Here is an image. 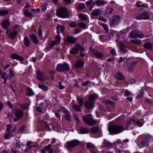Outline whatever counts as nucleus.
Returning <instances> with one entry per match:
<instances>
[{
    "label": "nucleus",
    "instance_id": "69168bd1",
    "mask_svg": "<svg viewBox=\"0 0 153 153\" xmlns=\"http://www.w3.org/2000/svg\"><path fill=\"white\" fill-rule=\"evenodd\" d=\"M74 118L75 120L77 122V123H79V119L77 117L76 115L75 114H74Z\"/></svg>",
    "mask_w": 153,
    "mask_h": 153
},
{
    "label": "nucleus",
    "instance_id": "2eb2a0df",
    "mask_svg": "<svg viewBox=\"0 0 153 153\" xmlns=\"http://www.w3.org/2000/svg\"><path fill=\"white\" fill-rule=\"evenodd\" d=\"M103 145L105 147L111 149L114 146V143H110L108 141L104 139L103 140Z\"/></svg>",
    "mask_w": 153,
    "mask_h": 153
},
{
    "label": "nucleus",
    "instance_id": "a19ab883",
    "mask_svg": "<svg viewBox=\"0 0 153 153\" xmlns=\"http://www.w3.org/2000/svg\"><path fill=\"white\" fill-rule=\"evenodd\" d=\"M8 13V11L6 10H0V16H3L6 15Z\"/></svg>",
    "mask_w": 153,
    "mask_h": 153
},
{
    "label": "nucleus",
    "instance_id": "412c9836",
    "mask_svg": "<svg viewBox=\"0 0 153 153\" xmlns=\"http://www.w3.org/2000/svg\"><path fill=\"white\" fill-rule=\"evenodd\" d=\"M94 4L97 6H99L102 5H104L107 2L104 1L102 0H96L94 1Z\"/></svg>",
    "mask_w": 153,
    "mask_h": 153
},
{
    "label": "nucleus",
    "instance_id": "e433bc0d",
    "mask_svg": "<svg viewBox=\"0 0 153 153\" xmlns=\"http://www.w3.org/2000/svg\"><path fill=\"white\" fill-rule=\"evenodd\" d=\"M85 7V4L84 3H82L78 5V7H77L76 9L78 10L79 11L83 9Z\"/></svg>",
    "mask_w": 153,
    "mask_h": 153
},
{
    "label": "nucleus",
    "instance_id": "f3484780",
    "mask_svg": "<svg viewBox=\"0 0 153 153\" xmlns=\"http://www.w3.org/2000/svg\"><path fill=\"white\" fill-rule=\"evenodd\" d=\"M47 80L45 75L39 71V81L44 82Z\"/></svg>",
    "mask_w": 153,
    "mask_h": 153
},
{
    "label": "nucleus",
    "instance_id": "f8f14e48",
    "mask_svg": "<svg viewBox=\"0 0 153 153\" xmlns=\"http://www.w3.org/2000/svg\"><path fill=\"white\" fill-rule=\"evenodd\" d=\"M137 64V62L136 61H133L131 62L128 67V71L130 72L133 71Z\"/></svg>",
    "mask_w": 153,
    "mask_h": 153
},
{
    "label": "nucleus",
    "instance_id": "5701e85b",
    "mask_svg": "<svg viewBox=\"0 0 153 153\" xmlns=\"http://www.w3.org/2000/svg\"><path fill=\"white\" fill-rule=\"evenodd\" d=\"M13 136V134H11L10 132L8 131H6L3 136L4 139L5 140L8 139Z\"/></svg>",
    "mask_w": 153,
    "mask_h": 153
},
{
    "label": "nucleus",
    "instance_id": "864d4df0",
    "mask_svg": "<svg viewBox=\"0 0 153 153\" xmlns=\"http://www.w3.org/2000/svg\"><path fill=\"white\" fill-rule=\"evenodd\" d=\"M65 118L66 120L68 121H71V120L70 112L66 114L65 115Z\"/></svg>",
    "mask_w": 153,
    "mask_h": 153
},
{
    "label": "nucleus",
    "instance_id": "a211bd4d",
    "mask_svg": "<svg viewBox=\"0 0 153 153\" xmlns=\"http://www.w3.org/2000/svg\"><path fill=\"white\" fill-rule=\"evenodd\" d=\"M98 97V95L96 93L91 94L89 96V100L93 102Z\"/></svg>",
    "mask_w": 153,
    "mask_h": 153
},
{
    "label": "nucleus",
    "instance_id": "49530a36",
    "mask_svg": "<svg viewBox=\"0 0 153 153\" xmlns=\"http://www.w3.org/2000/svg\"><path fill=\"white\" fill-rule=\"evenodd\" d=\"M113 11V9L112 7H108L106 9L105 12L107 14H111Z\"/></svg>",
    "mask_w": 153,
    "mask_h": 153
},
{
    "label": "nucleus",
    "instance_id": "a18cd8bd",
    "mask_svg": "<svg viewBox=\"0 0 153 153\" xmlns=\"http://www.w3.org/2000/svg\"><path fill=\"white\" fill-rule=\"evenodd\" d=\"M73 108L76 111L78 112L81 111L80 108L79 106L77 104L74 105L73 106Z\"/></svg>",
    "mask_w": 153,
    "mask_h": 153
},
{
    "label": "nucleus",
    "instance_id": "0eeeda50",
    "mask_svg": "<svg viewBox=\"0 0 153 153\" xmlns=\"http://www.w3.org/2000/svg\"><path fill=\"white\" fill-rule=\"evenodd\" d=\"M149 15L146 12L141 13L137 14L135 19L137 20H148L149 19Z\"/></svg>",
    "mask_w": 153,
    "mask_h": 153
},
{
    "label": "nucleus",
    "instance_id": "6e6552de",
    "mask_svg": "<svg viewBox=\"0 0 153 153\" xmlns=\"http://www.w3.org/2000/svg\"><path fill=\"white\" fill-rule=\"evenodd\" d=\"M10 57L12 59H16L19 61L21 64L24 63L22 62L24 60V58L23 57L18 55L16 53L11 54Z\"/></svg>",
    "mask_w": 153,
    "mask_h": 153
},
{
    "label": "nucleus",
    "instance_id": "338daca9",
    "mask_svg": "<svg viewBox=\"0 0 153 153\" xmlns=\"http://www.w3.org/2000/svg\"><path fill=\"white\" fill-rule=\"evenodd\" d=\"M31 147H27L25 149V152H30L32 150Z\"/></svg>",
    "mask_w": 153,
    "mask_h": 153
},
{
    "label": "nucleus",
    "instance_id": "e2e57ef3",
    "mask_svg": "<svg viewBox=\"0 0 153 153\" xmlns=\"http://www.w3.org/2000/svg\"><path fill=\"white\" fill-rule=\"evenodd\" d=\"M98 19L100 21L105 22H107V19L102 17H100Z\"/></svg>",
    "mask_w": 153,
    "mask_h": 153
},
{
    "label": "nucleus",
    "instance_id": "cd10ccee",
    "mask_svg": "<svg viewBox=\"0 0 153 153\" xmlns=\"http://www.w3.org/2000/svg\"><path fill=\"white\" fill-rule=\"evenodd\" d=\"M57 33L59 34L60 32L62 33L64 29V27L63 26L60 25H58L57 27Z\"/></svg>",
    "mask_w": 153,
    "mask_h": 153
},
{
    "label": "nucleus",
    "instance_id": "39448f33",
    "mask_svg": "<svg viewBox=\"0 0 153 153\" xmlns=\"http://www.w3.org/2000/svg\"><path fill=\"white\" fill-rule=\"evenodd\" d=\"M83 119L85 122L90 126L94 125L97 123V121L93 119L92 116L90 114H88L87 117H84Z\"/></svg>",
    "mask_w": 153,
    "mask_h": 153
},
{
    "label": "nucleus",
    "instance_id": "7ed1b4c3",
    "mask_svg": "<svg viewBox=\"0 0 153 153\" xmlns=\"http://www.w3.org/2000/svg\"><path fill=\"white\" fill-rule=\"evenodd\" d=\"M68 11L65 7H62L57 11L56 14L58 16L62 18H67Z\"/></svg>",
    "mask_w": 153,
    "mask_h": 153
},
{
    "label": "nucleus",
    "instance_id": "3c124183",
    "mask_svg": "<svg viewBox=\"0 0 153 153\" xmlns=\"http://www.w3.org/2000/svg\"><path fill=\"white\" fill-rule=\"evenodd\" d=\"M33 144V142L31 141H28L26 143V145L28 146L31 147H35L36 146H33V145H32Z\"/></svg>",
    "mask_w": 153,
    "mask_h": 153
},
{
    "label": "nucleus",
    "instance_id": "bb28decb",
    "mask_svg": "<svg viewBox=\"0 0 153 153\" xmlns=\"http://www.w3.org/2000/svg\"><path fill=\"white\" fill-rule=\"evenodd\" d=\"M143 47L145 48L150 50L152 48L153 45L150 43L147 42L144 45Z\"/></svg>",
    "mask_w": 153,
    "mask_h": 153
},
{
    "label": "nucleus",
    "instance_id": "6e6d98bb",
    "mask_svg": "<svg viewBox=\"0 0 153 153\" xmlns=\"http://www.w3.org/2000/svg\"><path fill=\"white\" fill-rule=\"evenodd\" d=\"M12 126L10 124H9L6 126V131L10 132L11 128H12Z\"/></svg>",
    "mask_w": 153,
    "mask_h": 153
},
{
    "label": "nucleus",
    "instance_id": "5fc2aeb1",
    "mask_svg": "<svg viewBox=\"0 0 153 153\" xmlns=\"http://www.w3.org/2000/svg\"><path fill=\"white\" fill-rule=\"evenodd\" d=\"M47 8V5L46 4H44L42 5L41 6V10L43 12L45 11Z\"/></svg>",
    "mask_w": 153,
    "mask_h": 153
},
{
    "label": "nucleus",
    "instance_id": "c9c22d12",
    "mask_svg": "<svg viewBox=\"0 0 153 153\" xmlns=\"http://www.w3.org/2000/svg\"><path fill=\"white\" fill-rule=\"evenodd\" d=\"M27 95L31 96L34 94V93L32 89L29 87L27 88Z\"/></svg>",
    "mask_w": 153,
    "mask_h": 153
},
{
    "label": "nucleus",
    "instance_id": "f704fd0d",
    "mask_svg": "<svg viewBox=\"0 0 153 153\" xmlns=\"http://www.w3.org/2000/svg\"><path fill=\"white\" fill-rule=\"evenodd\" d=\"M99 130V128L97 126H95L92 127L91 129V131L93 133H96Z\"/></svg>",
    "mask_w": 153,
    "mask_h": 153
},
{
    "label": "nucleus",
    "instance_id": "a878e982",
    "mask_svg": "<svg viewBox=\"0 0 153 153\" xmlns=\"http://www.w3.org/2000/svg\"><path fill=\"white\" fill-rule=\"evenodd\" d=\"M24 13L25 16L29 18H31L32 17L33 14L31 12H29L28 9H26L24 11Z\"/></svg>",
    "mask_w": 153,
    "mask_h": 153
},
{
    "label": "nucleus",
    "instance_id": "8fccbe9b",
    "mask_svg": "<svg viewBox=\"0 0 153 153\" xmlns=\"http://www.w3.org/2000/svg\"><path fill=\"white\" fill-rule=\"evenodd\" d=\"M79 18L82 20H87L86 17L84 15L80 14L79 16Z\"/></svg>",
    "mask_w": 153,
    "mask_h": 153
},
{
    "label": "nucleus",
    "instance_id": "473e14b6",
    "mask_svg": "<svg viewBox=\"0 0 153 153\" xmlns=\"http://www.w3.org/2000/svg\"><path fill=\"white\" fill-rule=\"evenodd\" d=\"M130 41L132 43L135 44L140 45L142 44L141 41L138 39H131Z\"/></svg>",
    "mask_w": 153,
    "mask_h": 153
},
{
    "label": "nucleus",
    "instance_id": "7c9ffc66",
    "mask_svg": "<svg viewBox=\"0 0 153 153\" xmlns=\"http://www.w3.org/2000/svg\"><path fill=\"white\" fill-rule=\"evenodd\" d=\"M77 101L80 106L82 107L83 106V100L82 98H79L78 96H77Z\"/></svg>",
    "mask_w": 153,
    "mask_h": 153
},
{
    "label": "nucleus",
    "instance_id": "b1692460",
    "mask_svg": "<svg viewBox=\"0 0 153 153\" xmlns=\"http://www.w3.org/2000/svg\"><path fill=\"white\" fill-rule=\"evenodd\" d=\"M30 37L32 41L35 44H37L38 43L37 37L36 35L34 34L31 35Z\"/></svg>",
    "mask_w": 153,
    "mask_h": 153
},
{
    "label": "nucleus",
    "instance_id": "aec40b11",
    "mask_svg": "<svg viewBox=\"0 0 153 153\" xmlns=\"http://www.w3.org/2000/svg\"><path fill=\"white\" fill-rule=\"evenodd\" d=\"M101 13V11L100 9H97L94 10L91 13V14L94 16H98L100 15Z\"/></svg>",
    "mask_w": 153,
    "mask_h": 153
},
{
    "label": "nucleus",
    "instance_id": "ddd939ff",
    "mask_svg": "<svg viewBox=\"0 0 153 153\" xmlns=\"http://www.w3.org/2000/svg\"><path fill=\"white\" fill-rule=\"evenodd\" d=\"M10 25V23L8 20L5 19L3 21L1 24V26L2 29H6L8 28Z\"/></svg>",
    "mask_w": 153,
    "mask_h": 153
},
{
    "label": "nucleus",
    "instance_id": "09e8293b",
    "mask_svg": "<svg viewBox=\"0 0 153 153\" xmlns=\"http://www.w3.org/2000/svg\"><path fill=\"white\" fill-rule=\"evenodd\" d=\"M130 30V29L128 27L126 28H125L123 30H122L120 32L122 34H126L127 33L129 32Z\"/></svg>",
    "mask_w": 153,
    "mask_h": 153
},
{
    "label": "nucleus",
    "instance_id": "4d7b16f0",
    "mask_svg": "<svg viewBox=\"0 0 153 153\" xmlns=\"http://www.w3.org/2000/svg\"><path fill=\"white\" fill-rule=\"evenodd\" d=\"M102 26L104 28V30L106 31H107L108 30V26L105 23H102Z\"/></svg>",
    "mask_w": 153,
    "mask_h": 153
},
{
    "label": "nucleus",
    "instance_id": "bf43d9fd",
    "mask_svg": "<svg viewBox=\"0 0 153 153\" xmlns=\"http://www.w3.org/2000/svg\"><path fill=\"white\" fill-rule=\"evenodd\" d=\"M79 26L84 29H85L86 27V25L85 23L83 22H80L79 23Z\"/></svg>",
    "mask_w": 153,
    "mask_h": 153
},
{
    "label": "nucleus",
    "instance_id": "37998d69",
    "mask_svg": "<svg viewBox=\"0 0 153 153\" xmlns=\"http://www.w3.org/2000/svg\"><path fill=\"white\" fill-rule=\"evenodd\" d=\"M55 40L54 41L57 44H59L61 41V37L59 35H56L55 37Z\"/></svg>",
    "mask_w": 153,
    "mask_h": 153
},
{
    "label": "nucleus",
    "instance_id": "680f3d73",
    "mask_svg": "<svg viewBox=\"0 0 153 153\" xmlns=\"http://www.w3.org/2000/svg\"><path fill=\"white\" fill-rule=\"evenodd\" d=\"M111 53L113 55L115 56L117 55L115 49L114 48L111 49L110 51Z\"/></svg>",
    "mask_w": 153,
    "mask_h": 153
},
{
    "label": "nucleus",
    "instance_id": "9b49d317",
    "mask_svg": "<svg viewBox=\"0 0 153 153\" xmlns=\"http://www.w3.org/2000/svg\"><path fill=\"white\" fill-rule=\"evenodd\" d=\"M77 38L73 36H69L66 38V41L70 44H73L76 42Z\"/></svg>",
    "mask_w": 153,
    "mask_h": 153
},
{
    "label": "nucleus",
    "instance_id": "20e7f679",
    "mask_svg": "<svg viewBox=\"0 0 153 153\" xmlns=\"http://www.w3.org/2000/svg\"><path fill=\"white\" fill-rule=\"evenodd\" d=\"M70 67L68 64L66 63L59 64L57 65L56 70L59 72H63L69 70Z\"/></svg>",
    "mask_w": 153,
    "mask_h": 153
},
{
    "label": "nucleus",
    "instance_id": "f257e3e1",
    "mask_svg": "<svg viewBox=\"0 0 153 153\" xmlns=\"http://www.w3.org/2000/svg\"><path fill=\"white\" fill-rule=\"evenodd\" d=\"M108 131L110 134H117L123 131L124 129L120 125H112L109 126Z\"/></svg>",
    "mask_w": 153,
    "mask_h": 153
},
{
    "label": "nucleus",
    "instance_id": "de8ad7c7",
    "mask_svg": "<svg viewBox=\"0 0 153 153\" xmlns=\"http://www.w3.org/2000/svg\"><path fill=\"white\" fill-rule=\"evenodd\" d=\"M86 147L88 148H93L95 147L94 145L92 143L89 142L86 144Z\"/></svg>",
    "mask_w": 153,
    "mask_h": 153
},
{
    "label": "nucleus",
    "instance_id": "79ce46f5",
    "mask_svg": "<svg viewBox=\"0 0 153 153\" xmlns=\"http://www.w3.org/2000/svg\"><path fill=\"white\" fill-rule=\"evenodd\" d=\"M60 110L61 111L63 112L66 114L69 112V111L64 107H61L60 108Z\"/></svg>",
    "mask_w": 153,
    "mask_h": 153
},
{
    "label": "nucleus",
    "instance_id": "052dcab7",
    "mask_svg": "<svg viewBox=\"0 0 153 153\" xmlns=\"http://www.w3.org/2000/svg\"><path fill=\"white\" fill-rule=\"evenodd\" d=\"M149 141H146L144 140L142 141L141 143V145L142 146H146L148 145V143Z\"/></svg>",
    "mask_w": 153,
    "mask_h": 153
},
{
    "label": "nucleus",
    "instance_id": "58836bf2",
    "mask_svg": "<svg viewBox=\"0 0 153 153\" xmlns=\"http://www.w3.org/2000/svg\"><path fill=\"white\" fill-rule=\"evenodd\" d=\"M120 49L123 51H125V47L124 45V43L122 42H120Z\"/></svg>",
    "mask_w": 153,
    "mask_h": 153
},
{
    "label": "nucleus",
    "instance_id": "c85d7f7f",
    "mask_svg": "<svg viewBox=\"0 0 153 153\" xmlns=\"http://www.w3.org/2000/svg\"><path fill=\"white\" fill-rule=\"evenodd\" d=\"M84 62L81 61H78L76 63L75 66L76 68H80L82 67L84 65Z\"/></svg>",
    "mask_w": 153,
    "mask_h": 153
},
{
    "label": "nucleus",
    "instance_id": "774afa93",
    "mask_svg": "<svg viewBox=\"0 0 153 153\" xmlns=\"http://www.w3.org/2000/svg\"><path fill=\"white\" fill-rule=\"evenodd\" d=\"M57 44L54 41H53L51 42L50 45V47L51 48H52L54 46L56 45Z\"/></svg>",
    "mask_w": 153,
    "mask_h": 153
},
{
    "label": "nucleus",
    "instance_id": "ea45409f",
    "mask_svg": "<svg viewBox=\"0 0 153 153\" xmlns=\"http://www.w3.org/2000/svg\"><path fill=\"white\" fill-rule=\"evenodd\" d=\"M75 46L78 49V51L79 50L80 51V52H84L85 51V48L78 44H76Z\"/></svg>",
    "mask_w": 153,
    "mask_h": 153
},
{
    "label": "nucleus",
    "instance_id": "13d9d810",
    "mask_svg": "<svg viewBox=\"0 0 153 153\" xmlns=\"http://www.w3.org/2000/svg\"><path fill=\"white\" fill-rule=\"evenodd\" d=\"M69 25L71 27H77L78 25L75 22H73L70 23Z\"/></svg>",
    "mask_w": 153,
    "mask_h": 153
},
{
    "label": "nucleus",
    "instance_id": "1a4fd4ad",
    "mask_svg": "<svg viewBox=\"0 0 153 153\" xmlns=\"http://www.w3.org/2000/svg\"><path fill=\"white\" fill-rule=\"evenodd\" d=\"M121 18L118 15H115L113 16L111 22V24L113 26L117 25L121 21Z\"/></svg>",
    "mask_w": 153,
    "mask_h": 153
},
{
    "label": "nucleus",
    "instance_id": "2f4dec72",
    "mask_svg": "<svg viewBox=\"0 0 153 153\" xmlns=\"http://www.w3.org/2000/svg\"><path fill=\"white\" fill-rule=\"evenodd\" d=\"M52 145L49 144L45 147V149L48 152V153H53V149L51 148Z\"/></svg>",
    "mask_w": 153,
    "mask_h": 153
},
{
    "label": "nucleus",
    "instance_id": "603ef678",
    "mask_svg": "<svg viewBox=\"0 0 153 153\" xmlns=\"http://www.w3.org/2000/svg\"><path fill=\"white\" fill-rule=\"evenodd\" d=\"M136 5L137 7H140L144 6V4L141 1H138L137 2Z\"/></svg>",
    "mask_w": 153,
    "mask_h": 153
},
{
    "label": "nucleus",
    "instance_id": "dca6fc26",
    "mask_svg": "<svg viewBox=\"0 0 153 153\" xmlns=\"http://www.w3.org/2000/svg\"><path fill=\"white\" fill-rule=\"evenodd\" d=\"M18 34V32L16 30H14L9 33L8 36L10 38L13 40L16 37Z\"/></svg>",
    "mask_w": 153,
    "mask_h": 153
},
{
    "label": "nucleus",
    "instance_id": "423d86ee",
    "mask_svg": "<svg viewBox=\"0 0 153 153\" xmlns=\"http://www.w3.org/2000/svg\"><path fill=\"white\" fill-rule=\"evenodd\" d=\"M143 36V33L138 30H134L130 32L129 36L130 38H141Z\"/></svg>",
    "mask_w": 153,
    "mask_h": 153
},
{
    "label": "nucleus",
    "instance_id": "4c0bfd02",
    "mask_svg": "<svg viewBox=\"0 0 153 153\" xmlns=\"http://www.w3.org/2000/svg\"><path fill=\"white\" fill-rule=\"evenodd\" d=\"M78 49L76 48H74L70 51V53L72 54H76L78 53Z\"/></svg>",
    "mask_w": 153,
    "mask_h": 153
},
{
    "label": "nucleus",
    "instance_id": "c03bdc74",
    "mask_svg": "<svg viewBox=\"0 0 153 153\" xmlns=\"http://www.w3.org/2000/svg\"><path fill=\"white\" fill-rule=\"evenodd\" d=\"M39 88L42 89L44 91H46L48 90V88L45 85H39Z\"/></svg>",
    "mask_w": 153,
    "mask_h": 153
},
{
    "label": "nucleus",
    "instance_id": "6ab92c4d",
    "mask_svg": "<svg viewBox=\"0 0 153 153\" xmlns=\"http://www.w3.org/2000/svg\"><path fill=\"white\" fill-rule=\"evenodd\" d=\"M93 51V54L97 58H101L103 56V54L99 51H95L94 49Z\"/></svg>",
    "mask_w": 153,
    "mask_h": 153
},
{
    "label": "nucleus",
    "instance_id": "4468645a",
    "mask_svg": "<svg viewBox=\"0 0 153 153\" xmlns=\"http://www.w3.org/2000/svg\"><path fill=\"white\" fill-rule=\"evenodd\" d=\"M85 105L86 108L91 109L93 108L94 106V102L89 100L85 102Z\"/></svg>",
    "mask_w": 153,
    "mask_h": 153
},
{
    "label": "nucleus",
    "instance_id": "0e129e2a",
    "mask_svg": "<svg viewBox=\"0 0 153 153\" xmlns=\"http://www.w3.org/2000/svg\"><path fill=\"white\" fill-rule=\"evenodd\" d=\"M25 128V125H23L22 126H21L19 130V131L21 133H22V132L24 131Z\"/></svg>",
    "mask_w": 153,
    "mask_h": 153
},
{
    "label": "nucleus",
    "instance_id": "c756f323",
    "mask_svg": "<svg viewBox=\"0 0 153 153\" xmlns=\"http://www.w3.org/2000/svg\"><path fill=\"white\" fill-rule=\"evenodd\" d=\"M14 71L10 68L9 70V73L8 74L7 77L9 79H11L12 77L14 76Z\"/></svg>",
    "mask_w": 153,
    "mask_h": 153
},
{
    "label": "nucleus",
    "instance_id": "72a5a7b5",
    "mask_svg": "<svg viewBox=\"0 0 153 153\" xmlns=\"http://www.w3.org/2000/svg\"><path fill=\"white\" fill-rule=\"evenodd\" d=\"M116 77L117 79L119 80H123L124 79V76L121 73L117 74L116 75Z\"/></svg>",
    "mask_w": 153,
    "mask_h": 153
},
{
    "label": "nucleus",
    "instance_id": "f03ea898",
    "mask_svg": "<svg viewBox=\"0 0 153 153\" xmlns=\"http://www.w3.org/2000/svg\"><path fill=\"white\" fill-rule=\"evenodd\" d=\"M79 141L76 140H74L68 141L65 144L64 146L69 151L71 150V148L79 145Z\"/></svg>",
    "mask_w": 153,
    "mask_h": 153
},
{
    "label": "nucleus",
    "instance_id": "4be33fe9",
    "mask_svg": "<svg viewBox=\"0 0 153 153\" xmlns=\"http://www.w3.org/2000/svg\"><path fill=\"white\" fill-rule=\"evenodd\" d=\"M79 131L81 134H86L89 133L90 130L86 128L83 127L81 128Z\"/></svg>",
    "mask_w": 153,
    "mask_h": 153
},
{
    "label": "nucleus",
    "instance_id": "9d476101",
    "mask_svg": "<svg viewBox=\"0 0 153 153\" xmlns=\"http://www.w3.org/2000/svg\"><path fill=\"white\" fill-rule=\"evenodd\" d=\"M24 114V112L19 109H16L15 111V117L18 120H20L23 116Z\"/></svg>",
    "mask_w": 153,
    "mask_h": 153
},
{
    "label": "nucleus",
    "instance_id": "393cba45",
    "mask_svg": "<svg viewBox=\"0 0 153 153\" xmlns=\"http://www.w3.org/2000/svg\"><path fill=\"white\" fill-rule=\"evenodd\" d=\"M24 41L25 46L27 47H29L30 44V41L29 38L27 36H25Z\"/></svg>",
    "mask_w": 153,
    "mask_h": 153
}]
</instances>
